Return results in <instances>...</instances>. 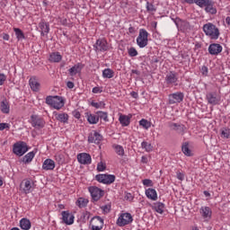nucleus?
Segmentation results:
<instances>
[{
  "instance_id": "473e14b6",
  "label": "nucleus",
  "mask_w": 230,
  "mask_h": 230,
  "mask_svg": "<svg viewBox=\"0 0 230 230\" xmlns=\"http://www.w3.org/2000/svg\"><path fill=\"white\" fill-rule=\"evenodd\" d=\"M181 151L184 154V155H187L188 157L191 155V150L190 149V144L188 142H185L182 145Z\"/></svg>"
},
{
  "instance_id": "7c9ffc66",
  "label": "nucleus",
  "mask_w": 230,
  "mask_h": 230,
  "mask_svg": "<svg viewBox=\"0 0 230 230\" xmlns=\"http://www.w3.org/2000/svg\"><path fill=\"white\" fill-rule=\"evenodd\" d=\"M153 209H155L156 213L163 215V213H164V204L161 202L154 203Z\"/></svg>"
},
{
  "instance_id": "37998d69",
  "label": "nucleus",
  "mask_w": 230,
  "mask_h": 230,
  "mask_svg": "<svg viewBox=\"0 0 230 230\" xmlns=\"http://www.w3.org/2000/svg\"><path fill=\"white\" fill-rule=\"evenodd\" d=\"M13 31L16 35V38L18 39V40H22V39H24V32L22 31L21 29L19 28H14Z\"/></svg>"
},
{
  "instance_id": "9d476101",
  "label": "nucleus",
  "mask_w": 230,
  "mask_h": 230,
  "mask_svg": "<svg viewBox=\"0 0 230 230\" xmlns=\"http://www.w3.org/2000/svg\"><path fill=\"white\" fill-rule=\"evenodd\" d=\"M31 125L32 127H34V128H44V125H46V122L40 117L37 115H31Z\"/></svg>"
},
{
  "instance_id": "774afa93",
  "label": "nucleus",
  "mask_w": 230,
  "mask_h": 230,
  "mask_svg": "<svg viewBox=\"0 0 230 230\" xmlns=\"http://www.w3.org/2000/svg\"><path fill=\"white\" fill-rule=\"evenodd\" d=\"M226 22L228 24V26H230V16L226 17Z\"/></svg>"
},
{
  "instance_id": "a18cd8bd",
  "label": "nucleus",
  "mask_w": 230,
  "mask_h": 230,
  "mask_svg": "<svg viewBox=\"0 0 230 230\" xmlns=\"http://www.w3.org/2000/svg\"><path fill=\"white\" fill-rule=\"evenodd\" d=\"M128 53L129 57H137V50L134 47L129 48Z\"/></svg>"
},
{
  "instance_id": "393cba45",
  "label": "nucleus",
  "mask_w": 230,
  "mask_h": 230,
  "mask_svg": "<svg viewBox=\"0 0 230 230\" xmlns=\"http://www.w3.org/2000/svg\"><path fill=\"white\" fill-rule=\"evenodd\" d=\"M82 71V64L78 63L68 69L70 76H75V75H78Z\"/></svg>"
},
{
  "instance_id": "864d4df0",
  "label": "nucleus",
  "mask_w": 230,
  "mask_h": 230,
  "mask_svg": "<svg viewBox=\"0 0 230 230\" xmlns=\"http://www.w3.org/2000/svg\"><path fill=\"white\" fill-rule=\"evenodd\" d=\"M103 91L102 89H100V87L95 86L93 88L92 93H93V94H98L99 93H102Z\"/></svg>"
},
{
  "instance_id": "0e129e2a",
  "label": "nucleus",
  "mask_w": 230,
  "mask_h": 230,
  "mask_svg": "<svg viewBox=\"0 0 230 230\" xmlns=\"http://www.w3.org/2000/svg\"><path fill=\"white\" fill-rule=\"evenodd\" d=\"M128 31H129V33H135L136 32V29L134 27H129L128 28Z\"/></svg>"
},
{
  "instance_id": "c9c22d12",
  "label": "nucleus",
  "mask_w": 230,
  "mask_h": 230,
  "mask_svg": "<svg viewBox=\"0 0 230 230\" xmlns=\"http://www.w3.org/2000/svg\"><path fill=\"white\" fill-rule=\"evenodd\" d=\"M89 204V199L85 198H79L76 201L78 208H85Z\"/></svg>"
},
{
  "instance_id": "c756f323",
  "label": "nucleus",
  "mask_w": 230,
  "mask_h": 230,
  "mask_svg": "<svg viewBox=\"0 0 230 230\" xmlns=\"http://www.w3.org/2000/svg\"><path fill=\"white\" fill-rule=\"evenodd\" d=\"M62 60V55L59 52H53L49 56V62L58 63Z\"/></svg>"
},
{
  "instance_id": "69168bd1",
  "label": "nucleus",
  "mask_w": 230,
  "mask_h": 230,
  "mask_svg": "<svg viewBox=\"0 0 230 230\" xmlns=\"http://www.w3.org/2000/svg\"><path fill=\"white\" fill-rule=\"evenodd\" d=\"M75 118H76L77 119H80V112L78 111H75V114H74Z\"/></svg>"
},
{
  "instance_id": "ddd939ff",
  "label": "nucleus",
  "mask_w": 230,
  "mask_h": 230,
  "mask_svg": "<svg viewBox=\"0 0 230 230\" xmlns=\"http://www.w3.org/2000/svg\"><path fill=\"white\" fill-rule=\"evenodd\" d=\"M77 161L80 163V164H91L92 158L91 155L87 153H81L77 155Z\"/></svg>"
},
{
  "instance_id": "6ab92c4d",
  "label": "nucleus",
  "mask_w": 230,
  "mask_h": 230,
  "mask_svg": "<svg viewBox=\"0 0 230 230\" xmlns=\"http://www.w3.org/2000/svg\"><path fill=\"white\" fill-rule=\"evenodd\" d=\"M102 141V135L98 132L91 133L88 136V142L89 143H94L95 145H98Z\"/></svg>"
},
{
  "instance_id": "423d86ee",
  "label": "nucleus",
  "mask_w": 230,
  "mask_h": 230,
  "mask_svg": "<svg viewBox=\"0 0 230 230\" xmlns=\"http://www.w3.org/2000/svg\"><path fill=\"white\" fill-rule=\"evenodd\" d=\"M132 215L130 213H124L120 215L117 220V226L119 227H123L125 226H128V224H132Z\"/></svg>"
},
{
  "instance_id": "e2e57ef3",
  "label": "nucleus",
  "mask_w": 230,
  "mask_h": 230,
  "mask_svg": "<svg viewBox=\"0 0 230 230\" xmlns=\"http://www.w3.org/2000/svg\"><path fill=\"white\" fill-rule=\"evenodd\" d=\"M131 73L133 74V75H137V76H139V75H141V72H139L138 70H131Z\"/></svg>"
},
{
  "instance_id": "1a4fd4ad",
  "label": "nucleus",
  "mask_w": 230,
  "mask_h": 230,
  "mask_svg": "<svg viewBox=\"0 0 230 230\" xmlns=\"http://www.w3.org/2000/svg\"><path fill=\"white\" fill-rule=\"evenodd\" d=\"M93 48L97 53L100 51H107L109 49V43H107V40L104 39L97 40Z\"/></svg>"
},
{
  "instance_id": "a211bd4d",
  "label": "nucleus",
  "mask_w": 230,
  "mask_h": 230,
  "mask_svg": "<svg viewBox=\"0 0 230 230\" xmlns=\"http://www.w3.org/2000/svg\"><path fill=\"white\" fill-rule=\"evenodd\" d=\"M177 80H179V78L177 77V73L175 72H170L165 76V82L167 85L177 84Z\"/></svg>"
},
{
  "instance_id": "7ed1b4c3",
  "label": "nucleus",
  "mask_w": 230,
  "mask_h": 230,
  "mask_svg": "<svg viewBox=\"0 0 230 230\" xmlns=\"http://www.w3.org/2000/svg\"><path fill=\"white\" fill-rule=\"evenodd\" d=\"M137 44L140 48H146L148 46V31L145 29H140L137 38Z\"/></svg>"
},
{
  "instance_id": "39448f33",
  "label": "nucleus",
  "mask_w": 230,
  "mask_h": 230,
  "mask_svg": "<svg viewBox=\"0 0 230 230\" xmlns=\"http://www.w3.org/2000/svg\"><path fill=\"white\" fill-rule=\"evenodd\" d=\"M95 180L102 184H112L116 181L114 174H97Z\"/></svg>"
},
{
  "instance_id": "f03ea898",
  "label": "nucleus",
  "mask_w": 230,
  "mask_h": 230,
  "mask_svg": "<svg viewBox=\"0 0 230 230\" xmlns=\"http://www.w3.org/2000/svg\"><path fill=\"white\" fill-rule=\"evenodd\" d=\"M47 105L53 107V109H57V111H60L62 107H64V99L58 95L51 96L49 95L46 98Z\"/></svg>"
},
{
  "instance_id": "6e6552de",
  "label": "nucleus",
  "mask_w": 230,
  "mask_h": 230,
  "mask_svg": "<svg viewBox=\"0 0 230 230\" xmlns=\"http://www.w3.org/2000/svg\"><path fill=\"white\" fill-rule=\"evenodd\" d=\"M184 100V93L178 92L169 94V103L173 105L174 103H181Z\"/></svg>"
},
{
  "instance_id": "72a5a7b5",
  "label": "nucleus",
  "mask_w": 230,
  "mask_h": 230,
  "mask_svg": "<svg viewBox=\"0 0 230 230\" xmlns=\"http://www.w3.org/2000/svg\"><path fill=\"white\" fill-rule=\"evenodd\" d=\"M29 82H30L31 89H32L35 93H37V91H39L40 87V84H39V82H37L35 79H30Z\"/></svg>"
},
{
  "instance_id": "58836bf2",
  "label": "nucleus",
  "mask_w": 230,
  "mask_h": 230,
  "mask_svg": "<svg viewBox=\"0 0 230 230\" xmlns=\"http://www.w3.org/2000/svg\"><path fill=\"white\" fill-rule=\"evenodd\" d=\"M33 157H35V153L30 152L28 153L24 157H23V163H25V164H27L28 163H31V161H33Z\"/></svg>"
},
{
  "instance_id": "338daca9",
  "label": "nucleus",
  "mask_w": 230,
  "mask_h": 230,
  "mask_svg": "<svg viewBox=\"0 0 230 230\" xmlns=\"http://www.w3.org/2000/svg\"><path fill=\"white\" fill-rule=\"evenodd\" d=\"M131 96H132V98H137V93H136V92H131Z\"/></svg>"
},
{
  "instance_id": "4d7b16f0",
  "label": "nucleus",
  "mask_w": 230,
  "mask_h": 230,
  "mask_svg": "<svg viewBox=\"0 0 230 230\" xmlns=\"http://www.w3.org/2000/svg\"><path fill=\"white\" fill-rule=\"evenodd\" d=\"M4 128H10V125L8 123H0V130H4Z\"/></svg>"
},
{
  "instance_id": "de8ad7c7",
  "label": "nucleus",
  "mask_w": 230,
  "mask_h": 230,
  "mask_svg": "<svg viewBox=\"0 0 230 230\" xmlns=\"http://www.w3.org/2000/svg\"><path fill=\"white\" fill-rule=\"evenodd\" d=\"M146 10L147 12H155V6L153 4H150V2L146 3Z\"/></svg>"
},
{
  "instance_id": "cd10ccee",
  "label": "nucleus",
  "mask_w": 230,
  "mask_h": 230,
  "mask_svg": "<svg viewBox=\"0 0 230 230\" xmlns=\"http://www.w3.org/2000/svg\"><path fill=\"white\" fill-rule=\"evenodd\" d=\"M200 215L203 218H211V208L209 207H202L200 208Z\"/></svg>"
},
{
  "instance_id": "680f3d73",
  "label": "nucleus",
  "mask_w": 230,
  "mask_h": 230,
  "mask_svg": "<svg viewBox=\"0 0 230 230\" xmlns=\"http://www.w3.org/2000/svg\"><path fill=\"white\" fill-rule=\"evenodd\" d=\"M3 39H4V40H10V35H8L6 33H4L3 34Z\"/></svg>"
},
{
  "instance_id": "f704fd0d",
  "label": "nucleus",
  "mask_w": 230,
  "mask_h": 230,
  "mask_svg": "<svg viewBox=\"0 0 230 230\" xmlns=\"http://www.w3.org/2000/svg\"><path fill=\"white\" fill-rule=\"evenodd\" d=\"M103 78H112L114 76V71L111 68H105L102 71Z\"/></svg>"
},
{
  "instance_id": "3c124183",
  "label": "nucleus",
  "mask_w": 230,
  "mask_h": 230,
  "mask_svg": "<svg viewBox=\"0 0 230 230\" xmlns=\"http://www.w3.org/2000/svg\"><path fill=\"white\" fill-rule=\"evenodd\" d=\"M144 186H154L152 180L145 179L143 180Z\"/></svg>"
},
{
  "instance_id": "09e8293b",
  "label": "nucleus",
  "mask_w": 230,
  "mask_h": 230,
  "mask_svg": "<svg viewBox=\"0 0 230 230\" xmlns=\"http://www.w3.org/2000/svg\"><path fill=\"white\" fill-rule=\"evenodd\" d=\"M208 0H195V4H197L198 6H199L200 8H204V5L206 4V2Z\"/></svg>"
},
{
  "instance_id": "412c9836",
  "label": "nucleus",
  "mask_w": 230,
  "mask_h": 230,
  "mask_svg": "<svg viewBox=\"0 0 230 230\" xmlns=\"http://www.w3.org/2000/svg\"><path fill=\"white\" fill-rule=\"evenodd\" d=\"M0 110L3 114H10V104L6 99L1 102Z\"/></svg>"
},
{
  "instance_id": "e433bc0d",
  "label": "nucleus",
  "mask_w": 230,
  "mask_h": 230,
  "mask_svg": "<svg viewBox=\"0 0 230 230\" xmlns=\"http://www.w3.org/2000/svg\"><path fill=\"white\" fill-rule=\"evenodd\" d=\"M87 121L88 123H91V125H96L98 123V115L90 114L87 116Z\"/></svg>"
},
{
  "instance_id": "bf43d9fd",
  "label": "nucleus",
  "mask_w": 230,
  "mask_h": 230,
  "mask_svg": "<svg viewBox=\"0 0 230 230\" xmlns=\"http://www.w3.org/2000/svg\"><path fill=\"white\" fill-rule=\"evenodd\" d=\"M66 87H68V89H73L75 87V83L68 81L66 83Z\"/></svg>"
},
{
  "instance_id": "2eb2a0df",
  "label": "nucleus",
  "mask_w": 230,
  "mask_h": 230,
  "mask_svg": "<svg viewBox=\"0 0 230 230\" xmlns=\"http://www.w3.org/2000/svg\"><path fill=\"white\" fill-rule=\"evenodd\" d=\"M169 127H170V128H172V130H174L175 132H177L181 136H184V132L186 130V127L184 125L171 122L169 124Z\"/></svg>"
},
{
  "instance_id": "9b49d317",
  "label": "nucleus",
  "mask_w": 230,
  "mask_h": 230,
  "mask_svg": "<svg viewBox=\"0 0 230 230\" xmlns=\"http://www.w3.org/2000/svg\"><path fill=\"white\" fill-rule=\"evenodd\" d=\"M175 25L177 26L178 30L181 31H188V30H191V25L187 21H183L181 18H177L175 20Z\"/></svg>"
},
{
  "instance_id": "a878e982",
  "label": "nucleus",
  "mask_w": 230,
  "mask_h": 230,
  "mask_svg": "<svg viewBox=\"0 0 230 230\" xmlns=\"http://www.w3.org/2000/svg\"><path fill=\"white\" fill-rule=\"evenodd\" d=\"M20 227L23 230H30L31 229V222L28 218H22L20 221Z\"/></svg>"
},
{
  "instance_id": "052dcab7",
  "label": "nucleus",
  "mask_w": 230,
  "mask_h": 230,
  "mask_svg": "<svg viewBox=\"0 0 230 230\" xmlns=\"http://www.w3.org/2000/svg\"><path fill=\"white\" fill-rule=\"evenodd\" d=\"M141 163H143V164H146V163H148V157L142 156L141 157Z\"/></svg>"
},
{
  "instance_id": "4468645a",
  "label": "nucleus",
  "mask_w": 230,
  "mask_h": 230,
  "mask_svg": "<svg viewBox=\"0 0 230 230\" xmlns=\"http://www.w3.org/2000/svg\"><path fill=\"white\" fill-rule=\"evenodd\" d=\"M61 215L64 224H66V226H72V224H75V216L70 214L68 211H63Z\"/></svg>"
},
{
  "instance_id": "6e6d98bb",
  "label": "nucleus",
  "mask_w": 230,
  "mask_h": 230,
  "mask_svg": "<svg viewBox=\"0 0 230 230\" xmlns=\"http://www.w3.org/2000/svg\"><path fill=\"white\" fill-rule=\"evenodd\" d=\"M176 175H177V179H178L179 181H184V173H183V172H178L176 173Z\"/></svg>"
},
{
  "instance_id": "a19ab883",
  "label": "nucleus",
  "mask_w": 230,
  "mask_h": 230,
  "mask_svg": "<svg viewBox=\"0 0 230 230\" xmlns=\"http://www.w3.org/2000/svg\"><path fill=\"white\" fill-rule=\"evenodd\" d=\"M139 125H140V127H143V128H146V130H148V128H150V127H152V123H150V121H148L145 119H142L139 121Z\"/></svg>"
},
{
  "instance_id": "dca6fc26",
  "label": "nucleus",
  "mask_w": 230,
  "mask_h": 230,
  "mask_svg": "<svg viewBox=\"0 0 230 230\" xmlns=\"http://www.w3.org/2000/svg\"><path fill=\"white\" fill-rule=\"evenodd\" d=\"M208 53L210 55H218L222 53V45L218 43H212L208 47Z\"/></svg>"
},
{
  "instance_id": "4be33fe9",
  "label": "nucleus",
  "mask_w": 230,
  "mask_h": 230,
  "mask_svg": "<svg viewBox=\"0 0 230 230\" xmlns=\"http://www.w3.org/2000/svg\"><path fill=\"white\" fill-rule=\"evenodd\" d=\"M43 170H55V161L51 159H46L42 164Z\"/></svg>"
},
{
  "instance_id": "49530a36",
  "label": "nucleus",
  "mask_w": 230,
  "mask_h": 230,
  "mask_svg": "<svg viewBox=\"0 0 230 230\" xmlns=\"http://www.w3.org/2000/svg\"><path fill=\"white\" fill-rule=\"evenodd\" d=\"M91 105H92V107H94L95 109H100L101 107H105V104L102 102H92Z\"/></svg>"
},
{
  "instance_id": "0eeeda50",
  "label": "nucleus",
  "mask_w": 230,
  "mask_h": 230,
  "mask_svg": "<svg viewBox=\"0 0 230 230\" xmlns=\"http://www.w3.org/2000/svg\"><path fill=\"white\" fill-rule=\"evenodd\" d=\"M13 152V154L21 157L28 152V146L24 142H22L20 144H14Z\"/></svg>"
},
{
  "instance_id": "4c0bfd02",
  "label": "nucleus",
  "mask_w": 230,
  "mask_h": 230,
  "mask_svg": "<svg viewBox=\"0 0 230 230\" xmlns=\"http://www.w3.org/2000/svg\"><path fill=\"white\" fill-rule=\"evenodd\" d=\"M113 148L118 155H120L121 157L125 155V149H123V146L119 145H114Z\"/></svg>"
},
{
  "instance_id": "aec40b11",
  "label": "nucleus",
  "mask_w": 230,
  "mask_h": 230,
  "mask_svg": "<svg viewBox=\"0 0 230 230\" xmlns=\"http://www.w3.org/2000/svg\"><path fill=\"white\" fill-rule=\"evenodd\" d=\"M39 28L41 31V35L44 36V35H48V33H49V23L44 22V21H41L40 23H39Z\"/></svg>"
},
{
  "instance_id": "f8f14e48",
  "label": "nucleus",
  "mask_w": 230,
  "mask_h": 230,
  "mask_svg": "<svg viewBox=\"0 0 230 230\" xmlns=\"http://www.w3.org/2000/svg\"><path fill=\"white\" fill-rule=\"evenodd\" d=\"M203 8H205L207 13H210L211 15H216L217 13V6H215V2L212 0H208Z\"/></svg>"
},
{
  "instance_id": "8fccbe9b",
  "label": "nucleus",
  "mask_w": 230,
  "mask_h": 230,
  "mask_svg": "<svg viewBox=\"0 0 230 230\" xmlns=\"http://www.w3.org/2000/svg\"><path fill=\"white\" fill-rule=\"evenodd\" d=\"M106 166L103 163H99L97 165L98 172H103L105 170Z\"/></svg>"
},
{
  "instance_id": "c03bdc74",
  "label": "nucleus",
  "mask_w": 230,
  "mask_h": 230,
  "mask_svg": "<svg viewBox=\"0 0 230 230\" xmlns=\"http://www.w3.org/2000/svg\"><path fill=\"white\" fill-rule=\"evenodd\" d=\"M221 137L225 139H229L230 137V129L225 128L221 130Z\"/></svg>"
},
{
  "instance_id": "ea45409f",
  "label": "nucleus",
  "mask_w": 230,
  "mask_h": 230,
  "mask_svg": "<svg viewBox=\"0 0 230 230\" xmlns=\"http://www.w3.org/2000/svg\"><path fill=\"white\" fill-rule=\"evenodd\" d=\"M141 146L142 148H144V150H146V152H152V150H154V146H152V144L146 141L142 142Z\"/></svg>"
},
{
  "instance_id": "bb28decb",
  "label": "nucleus",
  "mask_w": 230,
  "mask_h": 230,
  "mask_svg": "<svg viewBox=\"0 0 230 230\" xmlns=\"http://www.w3.org/2000/svg\"><path fill=\"white\" fill-rule=\"evenodd\" d=\"M146 195L151 200H157V191H155V189L146 190Z\"/></svg>"
},
{
  "instance_id": "20e7f679",
  "label": "nucleus",
  "mask_w": 230,
  "mask_h": 230,
  "mask_svg": "<svg viewBox=\"0 0 230 230\" xmlns=\"http://www.w3.org/2000/svg\"><path fill=\"white\" fill-rule=\"evenodd\" d=\"M88 190L91 194L93 200H94V202H98V200H100V199H102V197L105 195V191H103V190L96 186L89 187Z\"/></svg>"
},
{
  "instance_id": "5fc2aeb1",
  "label": "nucleus",
  "mask_w": 230,
  "mask_h": 230,
  "mask_svg": "<svg viewBox=\"0 0 230 230\" xmlns=\"http://www.w3.org/2000/svg\"><path fill=\"white\" fill-rule=\"evenodd\" d=\"M6 81V75L4 74H0V85H3L4 82Z\"/></svg>"
},
{
  "instance_id": "603ef678",
  "label": "nucleus",
  "mask_w": 230,
  "mask_h": 230,
  "mask_svg": "<svg viewBox=\"0 0 230 230\" xmlns=\"http://www.w3.org/2000/svg\"><path fill=\"white\" fill-rule=\"evenodd\" d=\"M104 213H110L111 212V205H104L101 208Z\"/></svg>"
},
{
  "instance_id": "c85d7f7f",
  "label": "nucleus",
  "mask_w": 230,
  "mask_h": 230,
  "mask_svg": "<svg viewBox=\"0 0 230 230\" xmlns=\"http://www.w3.org/2000/svg\"><path fill=\"white\" fill-rule=\"evenodd\" d=\"M93 220H97L98 226H92V230H102L103 229V218L100 217H95Z\"/></svg>"
},
{
  "instance_id": "13d9d810",
  "label": "nucleus",
  "mask_w": 230,
  "mask_h": 230,
  "mask_svg": "<svg viewBox=\"0 0 230 230\" xmlns=\"http://www.w3.org/2000/svg\"><path fill=\"white\" fill-rule=\"evenodd\" d=\"M201 71H202V75H204L205 76L208 75V66H203L201 67Z\"/></svg>"
},
{
  "instance_id": "79ce46f5",
  "label": "nucleus",
  "mask_w": 230,
  "mask_h": 230,
  "mask_svg": "<svg viewBox=\"0 0 230 230\" xmlns=\"http://www.w3.org/2000/svg\"><path fill=\"white\" fill-rule=\"evenodd\" d=\"M96 114H97V118H98L99 120L103 119V121H109V117L107 115V112L97 111Z\"/></svg>"
},
{
  "instance_id": "f257e3e1",
  "label": "nucleus",
  "mask_w": 230,
  "mask_h": 230,
  "mask_svg": "<svg viewBox=\"0 0 230 230\" xmlns=\"http://www.w3.org/2000/svg\"><path fill=\"white\" fill-rule=\"evenodd\" d=\"M203 31L212 40H217L220 37V31L211 22L203 25Z\"/></svg>"
},
{
  "instance_id": "2f4dec72",
  "label": "nucleus",
  "mask_w": 230,
  "mask_h": 230,
  "mask_svg": "<svg viewBox=\"0 0 230 230\" xmlns=\"http://www.w3.org/2000/svg\"><path fill=\"white\" fill-rule=\"evenodd\" d=\"M119 121L122 127H128V125H130V118H128L127 115H120Z\"/></svg>"
},
{
  "instance_id": "b1692460",
  "label": "nucleus",
  "mask_w": 230,
  "mask_h": 230,
  "mask_svg": "<svg viewBox=\"0 0 230 230\" xmlns=\"http://www.w3.org/2000/svg\"><path fill=\"white\" fill-rule=\"evenodd\" d=\"M54 115L56 117V119H58V121H60L61 123H67L69 119V115H67V113L54 112Z\"/></svg>"
},
{
  "instance_id": "5701e85b",
  "label": "nucleus",
  "mask_w": 230,
  "mask_h": 230,
  "mask_svg": "<svg viewBox=\"0 0 230 230\" xmlns=\"http://www.w3.org/2000/svg\"><path fill=\"white\" fill-rule=\"evenodd\" d=\"M21 188L24 191V193H30V191H31V181H30V180H24L21 183Z\"/></svg>"
},
{
  "instance_id": "f3484780",
  "label": "nucleus",
  "mask_w": 230,
  "mask_h": 230,
  "mask_svg": "<svg viewBox=\"0 0 230 230\" xmlns=\"http://www.w3.org/2000/svg\"><path fill=\"white\" fill-rule=\"evenodd\" d=\"M206 99L210 105H218V102H220V99L217 96V93H207Z\"/></svg>"
}]
</instances>
